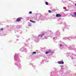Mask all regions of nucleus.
Listing matches in <instances>:
<instances>
[{
    "instance_id": "nucleus-1",
    "label": "nucleus",
    "mask_w": 76,
    "mask_h": 76,
    "mask_svg": "<svg viewBox=\"0 0 76 76\" xmlns=\"http://www.w3.org/2000/svg\"><path fill=\"white\" fill-rule=\"evenodd\" d=\"M58 64H64V62L63 61H58Z\"/></svg>"
},
{
    "instance_id": "nucleus-2",
    "label": "nucleus",
    "mask_w": 76,
    "mask_h": 76,
    "mask_svg": "<svg viewBox=\"0 0 76 76\" xmlns=\"http://www.w3.org/2000/svg\"><path fill=\"white\" fill-rule=\"evenodd\" d=\"M21 18H17L16 20V21H17V22H19V21H20V20H21Z\"/></svg>"
},
{
    "instance_id": "nucleus-3",
    "label": "nucleus",
    "mask_w": 76,
    "mask_h": 76,
    "mask_svg": "<svg viewBox=\"0 0 76 76\" xmlns=\"http://www.w3.org/2000/svg\"><path fill=\"white\" fill-rule=\"evenodd\" d=\"M50 53H51V50H49L45 52V54H49Z\"/></svg>"
},
{
    "instance_id": "nucleus-4",
    "label": "nucleus",
    "mask_w": 76,
    "mask_h": 76,
    "mask_svg": "<svg viewBox=\"0 0 76 76\" xmlns=\"http://www.w3.org/2000/svg\"><path fill=\"white\" fill-rule=\"evenodd\" d=\"M72 17H76V12H74L73 15H72Z\"/></svg>"
},
{
    "instance_id": "nucleus-5",
    "label": "nucleus",
    "mask_w": 76,
    "mask_h": 76,
    "mask_svg": "<svg viewBox=\"0 0 76 76\" xmlns=\"http://www.w3.org/2000/svg\"><path fill=\"white\" fill-rule=\"evenodd\" d=\"M56 17H61V15L60 14H56Z\"/></svg>"
},
{
    "instance_id": "nucleus-6",
    "label": "nucleus",
    "mask_w": 76,
    "mask_h": 76,
    "mask_svg": "<svg viewBox=\"0 0 76 76\" xmlns=\"http://www.w3.org/2000/svg\"><path fill=\"white\" fill-rule=\"evenodd\" d=\"M44 35H45V33L40 34L39 36H40V37H43V36H44Z\"/></svg>"
},
{
    "instance_id": "nucleus-7",
    "label": "nucleus",
    "mask_w": 76,
    "mask_h": 76,
    "mask_svg": "<svg viewBox=\"0 0 76 76\" xmlns=\"http://www.w3.org/2000/svg\"><path fill=\"white\" fill-rule=\"evenodd\" d=\"M30 22H32V23H35V22H36L35 21L32 20H30Z\"/></svg>"
},
{
    "instance_id": "nucleus-8",
    "label": "nucleus",
    "mask_w": 76,
    "mask_h": 76,
    "mask_svg": "<svg viewBox=\"0 0 76 76\" xmlns=\"http://www.w3.org/2000/svg\"><path fill=\"white\" fill-rule=\"evenodd\" d=\"M45 4L46 5H48V3L47 2H45Z\"/></svg>"
},
{
    "instance_id": "nucleus-9",
    "label": "nucleus",
    "mask_w": 76,
    "mask_h": 76,
    "mask_svg": "<svg viewBox=\"0 0 76 76\" xmlns=\"http://www.w3.org/2000/svg\"><path fill=\"white\" fill-rule=\"evenodd\" d=\"M33 54H36V53H37L35 52H34L33 53Z\"/></svg>"
},
{
    "instance_id": "nucleus-10",
    "label": "nucleus",
    "mask_w": 76,
    "mask_h": 76,
    "mask_svg": "<svg viewBox=\"0 0 76 76\" xmlns=\"http://www.w3.org/2000/svg\"><path fill=\"white\" fill-rule=\"evenodd\" d=\"M48 12H49V13H51V11L50 10H49L48 11Z\"/></svg>"
},
{
    "instance_id": "nucleus-11",
    "label": "nucleus",
    "mask_w": 76,
    "mask_h": 76,
    "mask_svg": "<svg viewBox=\"0 0 76 76\" xmlns=\"http://www.w3.org/2000/svg\"><path fill=\"white\" fill-rule=\"evenodd\" d=\"M32 13V12L30 11L29 12V14H31Z\"/></svg>"
},
{
    "instance_id": "nucleus-12",
    "label": "nucleus",
    "mask_w": 76,
    "mask_h": 76,
    "mask_svg": "<svg viewBox=\"0 0 76 76\" xmlns=\"http://www.w3.org/2000/svg\"><path fill=\"white\" fill-rule=\"evenodd\" d=\"M60 47H62V44H61L60 45Z\"/></svg>"
},
{
    "instance_id": "nucleus-13",
    "label": "nucleus",
    "mask_w": 76,
    "mask_h": 76,
    "mask_svg": "<svg viewBox=\"0 0 76 76\" xmlns=\"http://www.w3.org/2000/svg\"><path fill=\"white\" fill-rule=\"evenodd\" d=\"M65 10L66 11H68L69 10H68L67 9H65Z\"/></svg>"
},
{
    "instance_id": "nucleus-14",
    "label": "nucleus",
    "mask_w": 76,
    "mask_h": 76,
    "mask_svg": "<svg viewBox=\"0 0 76 76\" xmlns=\"http://www.w3.org/2000/svg\"><path fill=\"white\" fill-rule=\"evenodd\" d=\"M3 28H2L1 29V30L2 31V30H3Z\"/></svg>"
},
{
    "instance_id": "nucleus-15",
    "label": "nucleus",
    "mask_w": 76,
    "mask_h": 76,
    "mask_svg": "<svg viewBox=\"0 0 76 76\" xmlns=\"http://www.w3.org/2000/svg\"><path fill=\"white\" fill-rule=\"evenodd\" d=\"M61 67H63V66H61Z\"/></svg>"
},
{
    "instance_id": "nucleus-16",
    "label": "nucleus",
    "mask_w": 76,
    "mask_h": 76,
    "mask_svg": "<svg viewBox=\"0 0 76 76\" xmlns=\"http://www.w3.org/2000/svg\"><path fill=\"white\" fill-rule=\"evenodd\" d=\"M29 26H31V25H29Z\"/></svg>"
}]
</instances>
